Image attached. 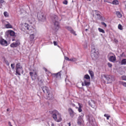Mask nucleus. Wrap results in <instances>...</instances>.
<instances>
[{
	"instance_id": "bb28decb",
	"label": "nucleus",
	"mask_w": 126,
	"mask_h": 126,
	"mask_svg": "<svg viewBox=\"0 0 126 126\" xmlns=\"http://www.w3.org/2000/svg\"><path fill=\"white\" fill-rule=\"evenodd\" d=\"M89 73L91 75V77L93 78L94 77V74L93 71L89 70Z\"/></svg>"
},
{
	"instance_id": "ea45409f",
	"label": "nucleus",
	"mask_w": 126,
	"mask_h": 126,
	"mask_svg": "<svg viewBox=\"0 0 126 126\" xmlns=\"http://www.w3.org/2000/svg\"><path fill=\"white\" fill-rule=\"evenodd\" d=\"M122 79L123 81H126V76H122Z\"/></svg>"
},
{
	"instance_id": "423d86ee",
	"label": "nucleus",
	"mask_w": 126,
	"mask_h": 126,
	"mask_svg": "<svg viewBox=\"0 0 126 126\" xmlns=\"http://www.w3.org/2000/svg\"><path fill=\"white\" fill-rule=\"evenodd\" d=\"M94 50L91 51V56H92L93 60H96L98 57L99 52H97L96 53H94Z\"/></svg>"
},
{
	"instance_id": "72a5a7b5",
	"label": "nucleus",
	"mask_w": 126,
	"mask_h": 126,
	"mask_svg": "<svg viewBox=\"0 0 126 126\" xmlns=\"http://www.w3.org/2000/svg\"><path fill=\"white\" fill-rule=\"evenodd\" d=\"M4 16H5V17H9L8 13L6 11L4 12Z\"/></svg>"
},
{
	"instance_id": "1a4fd4ad",
	"label": "nucleus",
	"mask_w": 126,
	"mask_h": 126,
	"mask_svg": "<svg viewBox=\"0 0 126 126\" xmlns=\"http://www.w3.org/2000/svg\"><path fill=\"white\" fill-rule=\"evenodd\" d=\"M68 111L71 118H73L74 116L76 115V113L74 112V111L71 108H69L68 109Z\"/></svg>"
},
{
	"instance_id": "680f3d73",
	"label": "nucleus",
	"mask_w": 126,
	"mask_h": 126,
	"mask_svg": "<svg viewBox=\"0 0 126 126\" xmlns=\"http://www.w3.org/2000/svg\"><path fill=\"white\" fill-rule=\"evenodd\" d=\"M13 126L12 125H10V126Z\"/></svg>"
},
{
	"instance_id": "a878e982",
	"label": "nucleus",
	"mask_w": 126,
	"mask_h": 126,
	"mask_svg": "<svg viewBox=\"0 0 126 126\" xmlns=\"http://www.w3.org/2000/svg\"><path fill=\"white\" fill-rule=\"evenodd\" d=\"M121 65H126V59H124L122 60L121 62Z\"/></svg>"
},
{
	"instance_id": "a18cd8bd",
	"label": "nucleus",
	"mask_w": 126,
	"mask_h": 126,
	"mask_svg": "<svg viewBox=\"0 0 126 126\" xmlns=\"http://www.w3.org/2000/svg\"><path fill=\"white\" fill-rule=\"evenodd\" d=\"M53 43L55 46L58 45L57 42L56 41H54Z\"/></svg>"
},
{
	"instance_id": "7c9ffc66",
	"label": "nucleus",
	"mask_w": 126,
	"mask_h": 126,
	"mask_svg": "<svg viewBox=\"0 0 126 126\" xmlns=\"http://www.w3.org/2000/svg\"><path fill=\"white\" fill-rule=\"evenodd\" d=\"M70 32V33H71V34H73L74 36H76V35H77L75 31H74L73 29Z\"/></svg>"
},
{
	"instance_id": "393cba45",
	"label": "nucleus",
	"mask_w": 126,
	"mask_h": 126,
	"mask_svg": "<svg viewBox=\"0 0 126 126\" xmlns=\"http://www.w3.org/2000/svg\"><path fill=\"white\" fill-rule=\"evenodd\" d=\"M34 38H35V36L34 34H32L30 35V41H33Z\"/></svg>"
},
{
	"instance_id": "79ce46f5",
	"label": "nucleus",
	"mask_w": 126,
	"mask_h": 126,
	"mask_svg": "<svg viewBox=\"0 0 126 126\" xmlns=\"http://www.w3.org/2000/svg\"><path fill=\"white\" fill-rule=\"evenodd\" d=\"M11 67L12 69H14V67H15V63H12L11 64Z\"/></svg>"
},
{
	"instance_id": "2eb2a0df",
	"label": "nucleus",
	"mask_w": 126,
	"mask_h": 126,
	"mask_svg": "<svg viewBox=\"0 0 126 126\" xmlns=\"http://www.w3.org/2000/svg\"><path fill=\"white\" fill-rule=\"evenodd\" d=\"M29 25L27 23H25L24 25H22V27L21 28V31L23 32H25L26 30H28Z\"/></svg>"
},
{
	"instance_id": "473e14b6",
	"label": "nucleus",
	"mask_w": 126,
	"mask_h": 126,
	"mask_svg": "<svg viewBox=\"0 0 126 126\" xmlns=\"http://www.w3.org/2000/svg\"><path fill=\"white\" fill-rule=\"evenodd\" d=\"M96 16H97L99 17V19L100 20H103V17H102V16H101L99 14L97 13L96 14Z\"/></svg>"
},
{
	"instance_id": "2f4dec72",
	"label": "nucleus",
	"mask_w": 126,
	"mask_h": 126,
	"mask_svg": "<svg viewBox=\"0 0 126 126\" xmlns=\"http://www.w3.org/2000/svg\"><path fill=\"white\" fill-rule=\"evenodd\" d=\"M104 117L106 118L107 120H109V118H111V116L107 114H105L104 115Z\"/></svg>"
},
{
	"instance_id": "4be33fe9",
	"label": "nucleus",
	"mask_w": 126,
	"mask_h": 126,
	"mask_svg": "<svg viewBox=\"0 0 126 126\" xmlns=\"http://www.w3.org/2000/svg\"><path fill=\"white\" fill-rule=\"evenodd\" d=\"M116 15L119 18L122 17V14L119 11H116Z\"/></svg>"
},
{
	"instance_id": "864d4df0",
	"label": "nucleus",
	"mask_w": 126,
	"mask_h": 126,
	"mask_svg": "<svg viewBox=\"0 0 126 126\" xmlns=\"http://www.w3.org/2000/svg\"><path fill=\"white\" fill-rule=\"evenodd\" d=\"M51 126H55V125H54V124H53V123H52V124H51Z\"/></svg>"
},
{
	"instance_id": "39448f33",
	"label": "nucleus",
	"mask_w": 126,
	"mask_h": 126,
	"mask_svg": "<svg viewBox=\"0 0 126 126\" xmlns=\"http://www.w3.org/2000/svg\"><path fill=\"white\" fill-rule=\"evenodd\" d=\"M37 18L39 21L44 22L46 20L45 16H44V14L41 12H38L37 14Z\"/></svg>"
},
{
	"instance_id": "c9c22d12",
	"label": "nucleus",
	"mask_w": 126,
	"mask_h": 126,
	"mask_svg": "<svg viewBox=\"0 0 126 126\" xmlns=\"http://www.w3.org/2000/svg\"><path fill=\"white\" fill-rule=\"evenodd\" d=\"M118 29H119L120 30H123V26L120 24L118 25Z\"/></svg>"
},
{
	"instance_id": "7ed1b4c3",
	"label": "nucleus",
	"mask_w": 126,
	"mask_h": 126,
	"mask_svg": "<svg viewBox=\"0 0 126 126\" xmlns=\"http://www.w3.org/2000/svg\"><path fill=\"white\" fill-rule=\"evenodd\" d=\"M83 80L85 86L89 87L91 85V78L89 75H85Z\"/></svg>"
},
{
	"instance_id": "37998d69",
	"label": "nucleus",
	"mask_w": 126,
	"mask_h": 126,
	"mask_svg": "<svg viewBox=\"0 0 126 126\" xmlns=\"http://www.w3.org/2000/svg\"><path fill=\"white\" fill-rule=\"evenodd\" d=\"M107 64H108L109 67H112V66H113V65H112V64H111V63H107Z\"/></svg>"
},
{
	"instance_id": "9d476101",
	"label": "nucleus",
	"mask_w": 126,
	"mask_h": 126,
	"mask_svg": "<svg viewBox=\"0 0 126 126\" xmlns=\"http://www.w3.org/2000/svg\"><path fill=\"white\" fill-rule=\"evenodd\" d=\"M84 123V121L83 120V117L81 116H79L77 120V124L78 125L82 126Z\"/></svg>"
},
{
	"instance_id": "f03ea898",
	"label": "nucleus",
	"mask_w": 126,
	"mask_h": 126,
	"mask_svg": "<svg viewBox=\"0 0 126 126\" xmlns=\"http://www.w3.org/2000/svg\"><path fill=\"white\" fill-rule=\"evenodd\" d=\"M52 118L57 122H60L62 121V115L57 110L53 111Z\"/></svg>"
},
{
	"instance_id": "20e7f679",
	"label": "nucleus",
	"mask_w": 126,
	"mask_h": 126,
	"mask_svg": "<svg viewBox=\"0 0 126 126\" xmlns=\"http://www.w3.org/2000/svg\"><path fill=\"white\" fill-rule=\"evenodd\" d=\"M29 75L32 80H35L37 77V72L35 70H33L32 71L30 72Z\"/></svg>"
},
{
	"instance_id": "b1692460",
	"label": "nucleus",
	"mask_w": 126,
	"mask_h": 126,
	"mask_svg": "<svg viewBox=\"0 0 126 126\" xmlns=\"http://www.w3.org/2000/svg\"><path fill=\"white\" fill-rule=\"evenodd\" d=\"M52 75H54V77L56 78H58L59 77L61 76V74L60 72H58L57 74H53Z\"/></svg>"
},
{
	"instance_id": "5fc2aeb1",
	"label": "nucleus",
	"mask_w": 126,
	"mask_h": 126,
	"mask_svg": "<svg viewBox=\"0 0 126 126\" xmlns=\"http://www.w3.org/2000/svg\"><path fill=\"white\" fill-rule=\"evenodd\" d=\"M68 125H69V126H71V123H68Z\"/></svg>"
},
{
	"instance_id": "3c124183",
	"label": "nucleus",
	"mask_w": 126,
	"mask_h": 126,
	"mask_svg": "<svg viewBox=\"0 0 126 126\" xmlns=\"http://www.w3.org/2000/svg\"><path fill=\"white\" fill-rule=\"evenodd\" d=\"M8 125H9V126L12 125L10 122H8Z\"/></svg>"
},
{
	"instance_id": "bf43d9fd",
	"label": "nucleus",
	"mask_w": 126,
	"mask_h": 126,
	"mask_svg": "<svg viewBox=\"0 0 126 126\" xmlns=\"http://www.w3.org/2000/svg\"><path fill=\"white\" fill-rule=\"evenodd\" d=\"M87 1H91V0H87Z\"/></svg>"
},
{
	"instance_id": "6e6552de",
	"label": "nucleus",
	"mask_w": 126,
	"mask_h": 126,
	"mask_svg": "<svg viewBox=\"0 0 126 126\" xmlns=\"http://www.w3.org/2000/svg\"><path fill=\"white\" fill-rule=\"evenodd\" d=\"M21 45L20 41L19 40H17L15 42L12 43L10 45V47L12 48H16Z\"/></svg>"
},
{
	"instance_id": "e2e57ef3",
	"label": "nucleus",
	"mask_w": 126,
	"mask_h": 126,
	"mask_svg": "<svg viewBox=\"0 0 126 126\" xmlns=\"http://www.w3.org/2000/svg\"><path fill=\"white\" fill-rule=\"evenodd\" d=\"M76 108H78V107H76Z\"/></svg>"
},
{
	"instance_id": "4c0bfd02",
	"label": "nucleus",
	"mask_w": 126,
	"mask_h": 126,
	"mask_svg": "<svg viewBox=\"0 0 126 126\" xmlns=\"http://www.w3.org/2000/svg\"><path fill=\"white\" fill-rule=\"evenodd\" d=\"M94 51V53H98V50L96 49L95 48H93L92 51Z\"/></svg>"
},
{
	"instance_id": "4468645a",
	"label": "nucleus",
	"mask_w": 126,
	"mask_h": 126,
	"mask_svg": "<svg viewBox=\"0 0 126 126\" xmlns=\"http://www.w3.org/2000/svg\"><path fill=\"white\" fill-rule=\"evenodd\" d=\"M0 44L2 46H8V42L5 39L1 38L0 40Z\"/></svg>"
},
{
	"instance_id": "ddd939ff",
	"label": "nucleus",
	"mask_w": 126,
	"mask_h": 126,
	"mask_svg": "<svg viewBox=\"0 0 126 126\" xmlns=\"http://www.w3.org/2000/svg\"><path fill=\"white\" fill-rule=\"evenodd\" d=\"M16 70V75L21 76V73H24V69H15Z\"/></svg>"
},
{
	"instance_id": "13d9d810",
	"label": "nucleus",
	"mask_w": 126,
	"mask_h": 126,
	"mask_svg": "<svg viewBox=\"0 0 126 126\" xmlns=\"http://www.w3.org/2000/svg\"><path fill=\"white\" fill-rule=\"evenodd\" d=\"M12 41H14V40H15V39H12Z\"/></svg>"
},
{
	"instance_id": "6ab92c4d",
	"label": "nucleus",
	"mask_w": 126,
	"mask_h": 126,
	"mask_svg": "<svg viewBox=\"0 0 126 126\" xmlns=\"http://www.w3.org/2000/svg\"><path fill=\"white\" fill-rule=\"evenodd\" d=\"M79 107L78 108V111L79 113H81L83 111L82 108H83V104L81 103H78Z\"/></svg>"
},
{
	"instance_id": "e433bc0d",
	"label": "nucleus",
	"mask_w": 126,
	"mask_h": 126,
	"mask_svg": "<svg viewBox=\"0 0 126 126\" xmlns=\"http://www.w3.org/2000/svg\"><path fill=\"white\" fill-rule=\"evenodd\" d=\"M121 84L122 85H123L124 87L126 88V82H124V81H122L121 82Z\"/></svg>"
},
{
	"instance_id": "49530a36",
	"label": "nucleus",
	"mask_w": 126,
	"mask_h": 126,
	"mask_svg": "<svg viewBox=\"0 0 126 126\" xmlns=\"http://www.w3.org/2000/svg\"><path fill=\"white\" fill-rule=\"evenodd\" d=\"M114 41L116 43H117L119 42L117 39H114Z\"/></svg>"
},
{
	"instance_id": "de8ad7c7",
	"label": "nucleus",
	"mask_w": 126,
	"mask_h": 126,
	"mask_svg": "<svg viewBox=\"0 0 126 126\" xmlns=\"http://www.w3.org/2000/svg\"><path fill=\"white\" fill-rule=\"evenodd\" d=\"M70 105H72V107H75V104H74V103H71Z\"/></svg>"
},
{
	"instance_id": "8fccbe9b",
	"label": "nucleus",
	"mask_w": 126,
	"mask_h": 126,
	"mask_svg": "<svg viewBox=\"0 0 126 126\" xmlns=\"http://www.w3.org/2000/svg\"><path fill=\"white\" fill-rule=\"evenodd\" d=\"M84 84H85V83L82 82V86H85V85H84Z\"/></svg>"
},
{
	"instance_id": "0eeeda50",
	"label": "nucleus",
	"mask_w": 126,
	"mask_h": 126,
	"mask_svg": "<svg viewBox=\"0 0 126 126\" xmlns=\"http://www.w3.org/2000/svg\"><path fill=\"white\" fill-rule=\"evenodd\" d=\"M58 20H59L58 17L56 15H55L54 16L53 22H54V26L56 27H58V28L59 27V23L58 22Z\"/></svg>"
},
{
	"instance_id": "9b49d317",
	"label": "nucleus",
	"mask_w": 126,
	"mask_h": 126,
	"mask_svg": "<svg viewBox=\"0 0 126 126\" xmlns=\"http://www.w3.org/2000/svg\"><path fill=\"white\" fill-rule=\"evenodd\" d=\"M28 31H29L30 33H36V30L31 25L29 26Z\"/></svg>"
},
{
	"instance_id": "5701e85b",
	"label": "nucleus",
	"mask_w": 126,
	"mask_h": 126,
	"mask_svg": "<svg viewBox=\"0 0 126 126\" xmlns=\"http://www.w3.org/2000/svg\"><path fill=\"white\" fill-rule=\"evenodd\" d=\"M43 69H44V70L46 72V73L47 75H50V74H51V72L48 70V69H47V68H46L45 67H43Z\"/></svg>"
},
{
	"instance_id": "c85d7f7f",
	"label": "nucleus",
	"mask_w": 126,
	"mask_h": 126,
	"mask_svg": "<svg viewBox=\"0 0 126 126\" xmlns=\"http://www.w3.org/2000/svg\"><path fill=\"white\" fill-rule=\"evenodd\" d=\"M66 29L68 31H69L70 32L71 31L72 29L71 27L70 26H67L65 27Z\"/></svg>"
},
{
	"instance_id": "c756f323",
	"label": "nucleus",
	"mask_w": 126,
	"mask_h": 126,
	"mask_svg": "<svg viewBox=\"0 0 126 126\" xmlns=\"http://www.w3.org/2000/svg\"><path fill=\"white\" fill-rule=\"evenodd\" d=\"M77 59L75 58L69 59V62H76Z\"/></svg>"
},
{
	"instance_id": "a19ab883",
	"label": "nucleus",
	"mask_w": 126,
	"mask_h": 126,
	"mask_svg": "<svg viewBox=\"0 0 126 126\" xmlns=\"http://www.w3.org/2000/svg\"><path fill=\"white\" fill-rule=\"evenodd\" d=\"M68 1L67 0H64L63 2V4L65 5H67Z\"/></svg>"
},
{
	"instance_id": "f257e3e1",
	"label": "nucleus",
	"mask_w": 126,
	"mask_h": 126,
	"mask_svg": "<svg viewBox=\"0 0 126 126\" xmlns=\"http://www.w3.org/2000/svg\"><path fill=\"white\" fill-rule=\"evenodd\" d=\"M43 92L46 94V96L45 97L46 99L50 100L54 99V96L49 90V88L46 86H44L41 88Z\"/></svg>"
},
{
	"instance_id": "f704fd0d",
	"label": "nucleus",
	"mask_w": 126,
	"mask_h": 126,
	"mask_svg": "<svg viewBox=\"0 0 126 126\" xmlns=\"http://www.w3.org/2000/svg\"><path fill=\"white\" fill-rule=\"evenodd\" d=\"M4 3V0H0V7L2 6V4Z\"/></svg>"
},
{
	"instance_id": "052dcab7",
	"label": "nucleus",
	"mask_w": 126,
	"mask_h": 126,
	"mask_svg": "<svg viewBox=\"0 0 126 126\" xmlns=\"http://www.w3.org/2000/svg\"><path fill=\"white\" fill-rule=\"evenodd\" d=\"M86 31H88V29H86Z\"/></svg>"
},
{
	"instance_id": "a211bd4d",
	"label": "nucleus",
	"mask_w": 126,
	"mask_h": 126,
	"mask_svg": "<svg viewBox=\"0 0 126 126\" xmlns=\"http://www.w3.org/2000/svg\"><path fill=\"white\" fill-rule=\"evenodd\" d=\"M107 2L114 5H118L119 4V1L118 0H114L112 1V2H110L109 1H107Z\"/></svg>"
},
{
	"instance_id": "09e8293b",
	"label": "nucleus",
	"mask_w": 126,
	"mask_h": 126,
	"mask_svg": "<svg viewBox=\"0 0 126 126\" xmlns=\"http://www.w3.org/2000/svg\"><path fill=\"white\" fill-rule=\"evenodd\" d=\"M40 82H41V83H43V79H41L40 81H39Z\"/></svg>"
},
{
	"instance_id": "412c9836",
	"label": "nucleus",
	"mask_w": 126,
	"mask_h": 126,
	"mask_svg": "<svg viewBox=\"0 0 126 126\" xmlns=\"http://www.w3.org/2000/svg\"><path fill=\"white\" fill-rule=\"evenodd\" d=\"M7 23L8 24L5 25V28H6V29H12V25L9 22H7Z\"/></svg>"
},
{
	"instance_id": "c03bdc74",
	"label": "nucleus",
	"mask_w": 126,
	"mask_h": 126,
	"mask_svg": "<svg viewBox=\"0 0 126 126\" xmlns=\"http://www.w3.org/2000/svg\"><path fill=\"white\" fill-rule=\"evenodd\" d=\"M65 60L67 61H69V59L67 57H65Z\"/></svg>"
},
{
	"instance_id": "6e6d98bb",
	"label": "nucleus",
	"mask_w": 126,
	"mask_h": 126,
	"mask_svg": "<svg viewBox=\"0 0 126 126\" xmlns=\"http://www.w3.org/2000/svg\"><path fill=\"white\" fill-rule=\"evenodd\" d=\"M89 105H90V106H91V107H93V105H91V103H89Z\"/></svg>"
},
{
	"instance_id": "aec40b11",
	"label": "nucleus",
	"mask_w": 126,
	"mask_h": 126,
	"mask_svg": "<svg viewBox=\"0 0 126 126\" xmlns=\"http://www.w3.org/2000/svg\"><path fill=\"white\" fill-rule=\"evenodd\" d=\"M7 32L8 34L12 36H15V32L13 31L12 30H8Z\"/></svg>"
},
{
	"instance_id": "cd10ccee",
	"label": "nucleus",
	"mask_w": 126,
	"mask_h": 126,
	"mask_svg": "<svg viewBox=\"0 0 126 126\" xmlns=\"http://www.w3.org/2000/svg\"><path fill=\"white\" fill-rule=\"evenodd\" d=\"M98 30L99 32L103 33H105V31L100 28H98Z\"/></svg>"
},
{
	"instance_id": "58836bf2",
	"label": "nucleus",
	"mask_w": 126,
	"mask_h": 126,
	"mask_svg": "<svg viewBox=\"0 0 126 126\" xmlns=\"http://www.w3.org/2000/svg\"><path fill=\"white\" fill-rule=\"evenodd\" d=\"M101 24H102V25L104 26L105 28H106L107 26V24L104 22H102Z\"/></svg>"
},
{
	"instance_id": "603ef678",
	"label": "nucleus",
	"mask_w": 126,
	"mask_h": 126,
	"mask_svg": "<svg viewBox=\"0 0 126 126\" xmlns=\"http://www.w3.org/2000/svg\"><path fill=\"white\" fill-rule=\"evenodd\" d=\"M6 63V64H7L8 66L9 65V63L8 62H7V63Z\"/></svg>"
},
{
	"instance_id": "4d7b16f0",
	"label": "nucleus",
	"mask_w": 126,
	"mask_h": 126,
	"mask_svg": "<svg viewBox=\"0 0 126 126\" xmlns=\"http://www.w3.org/2000/svg\"><path fill=\"white\" fill-rule=\"evenodd\" d=\"M7 112H9V108H7Z\"/></svg>"
},
{
	"instance_id": "f8f14e48",
	"label": "nucleus",
	"mask_w": 126,
	"mask_h": 126,
	"mask_svg": "<svg viewBox=\"0 0 126 126\" xmlns=\"http://www.w3.org/2000/svg\"><path fill=\"white\" fill-rule=\"evenodd\" d=\"M104 77L106 79L108 83H111L113 81V79L112 76L110 75H104Z\"/></svg>"
},
{
	"instance_id": "f3484780",
	"label": "nucleus",
	"mask_w": 126,
	"mask_h": 126,
	"mask_svg": "<svg viewBox=\"0 0 126 126\" xmlns=\"http://www.w3.org/2000/svg\"><path fill=\"white\" fill-rule=\"evenodd\" d=\"M15 69H24L23 66L22 65L21 63H17L16 64V68Z\"/></svg>"
},
{
	"instance_id": "dca6fc26",
	"label": "nucleus",
	"mask_w": 126,
	"mask_h": 126,
	"mask_svg": "<svg viewBox=\"0 0 126 126\" xmlns=\"http://www.w3.org/2000/svg\"><path fill=\"white\" fill-rule=\"evenodd\" d=\"M109 61L112 63H115L116 61V57L115 55L110 56L109 58Z\"/></svg>"
}]
</instances>
